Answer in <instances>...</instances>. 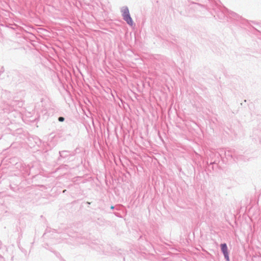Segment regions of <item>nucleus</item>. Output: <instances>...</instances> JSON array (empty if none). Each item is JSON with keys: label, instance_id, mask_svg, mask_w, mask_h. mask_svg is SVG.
I'll return each instance as SVG.
<instances>
[{"label": "nucleus", "instance_id": "f257e3e1", "mask_svg": "<svg viewBox=\"0 0 261 261\" xmlns=\"http://www.w3.org/2000/svg\"><path fill=\"white\" fill-rule=\"evenodd\" d=\"M221 250L224 255L225 258L227 261L229 260L228 252L227 250V245L226 244H222L221 245Z\"/></svg>", "mask_w": 261, "mask_h": 261}, {"label": "nucleus", "instance_id": "f03ea898", "mask_svg": "<svg viewBox=\"0 0 261 261\" xmlns=\"http://www.w3.org/2000/svg\"><path fill=\"white\" fill-rule=\"evenodd\" d=\"M124 19L127 22V23L130 25H132L133 24V21L131 18V17H130V15H128L127 16L125 17H123Z\"/></svg>", "mask_w": 261, "mask_h": 261}, {"label": "nucleus", "instance_id": "7ed1b4c3", "mask_svg": "<svg viewBox=\"0 0 261 261\" xmlns=\"http://www.w3.org/2000/svg\"><path fill=\"white\" fill-rule=\"evenodd\" d=\"M123 17H125L129 15L128 9L127 8H125L122 10Z\"/></svg>", "mask_w": 261, "mask_h": 261}, {"label": "nucleus", "instance_id": "20e7f679", "mask_svg": "<svg viewBox=\"0 0 261 261\" xmlns=\"http://www.w3.org/2000/svg\"><path fill=\"white\" fill-rule=\"evenodd\" d=\"M64 118L63 117H60L59 118V120L60 121H64Z\"/></svg>", "mask_w": 261, "mask_h": 261}, {"label": "nucleus", "instance_id": "39448f33", "mask_svg": "<svg viewBox=\"0 0 261 261\" xmlns=\"http://www.w3.org/2000/svg\"><path fill=\"white\" fill-rule=\"evenodd\" d=\"M111 209H113V208H114V206H112L111 207Z\"/></svg>", "mask_w": 261, "mask_h": 261}]
</instances>
